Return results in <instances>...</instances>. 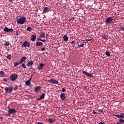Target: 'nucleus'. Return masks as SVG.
<instances>
[{
    "instance_id": "1",
    "label": "nucleus",
    "mask_w": 124,
    "mask_h": 124,
    "mask_svg": "<svg viewBox=\"0 0 124 124\" xmlns=\"http://www.w3.org/2000/svg\"><path fill=\"white\" fill-rule=\"evenodd\" d=\"M27 19L24 16H21L17 19V23L19 25H24L26 23Z\"/></svg>"
},
{
    "instance_id": "2",
    "label": "nucleus",
    "mask_w": 124,
    "mask_h": 124,
    "mask_svg": "<svg viewBox=\"0 0 124 124\" xmlns=\"http://www.w3.org/2000/svg\"><path fill=\"white\" fill-rule=\"evenodd\" d=\"M18 78V75L16 74H13L10 76V79L12 82H14V81H16Z\"/></svg>"
},
{
    "instance_id": "3",
    "label": "nucleus",
    "mask_w": 124,
    "mask_h": 124,
    "mask_svg": "<svg viewBox=\"0 0 124 124\" xmlns=\"http://www.w3.org/2000/svg\"><path fill=\"white\" fill-rule=\"evenodd\" d=\"M8 113L7 114L6 116H7V117H9L11 114H15L16 113H17V110L13 108H10L8 110Z\"/></svg>"
},
{
    "instance_id": "4",
    "label": "nucleus",
    "mask_w": 124,
    "mask_h": 124,
    "mask_svg": "<svg viewBox=\"0 0 124 124\" xmlns=\"http://www.w3.org/2000/svg\"><path fill=\"white\" fill-rule=\"evenodd\" d=\"M113 18L110 17H108L105 19V22L108 25H110V24H112V22H113Z\"/></svg>"
},
{
    "instance_id": "5",
    "label": "nucleus",
    "mask_w": 124,
    "mask_h": 124,
    "mask_svg": "<svg viewBox=\"0 0 124 124\" xmlns=\"http://www.w3.org/2000/svg\"><path fill=\"white\" fill-rule=\"evenodd\" d=\"M12 90H13V88L11 86H9L8 87H6L5 88V91H6V93H9L12 92Z\"/></svg>"
},
{
    "instance_id": "6",
    "label": "nucleus",
    "mask_w": 124,
    "mask_h": 124,
    "mask_svg": "<svg viewBox=\"0 0 124 124\" xmlns=\"http://www.w3.org/2000/svg\"><path fill=\"white\" fill-rule=\"evenodd\" d=\"M48 82L49 83H51V84H54L56 85H58L59 84V82L57 80H55L54 79L51 78L48 80Z\"/></svg>"
},
{
    "instance_id": "7",
    "label": "nucleus",
    "mask_w": 124,
    "mask_h": 124,
    "mask_svg": "<svg viewBox=\"0 0 124 124\" xmlns=\"http://www.w3.org/2000/svg\"><path fill=\"white\" fill-rule=\"evenodd\" d=\"M4 31H5V32H12V31H13V29L12 28L8 29L7 27H5Z\"/></svg>"
},
{
    "instance_id": "8",
    "label": "nucleus",
    "mask_w": 124,
    "mask_h": 124,
    "mask_svg": "<svg viewBox=\"0 0 124 124\" xmlns=\"http://www.w3.org/2000/svg\"><path fill=\"white\" fill-rule=\"evenodd\" d=\"M29 46H30V43L28 42L27 41H25L22 44V46L27 47V48H28Z\"/></svg>"
},
{
    "instance_id": "9",
    "label": "nucleus",
    "mask_w": 124,
    "mask_h": 124,
    "mask_svg": "<svg viewBox=\"0 0 124 124\" xmlns=\"http://www.w3.org/2000/svg\"><path fill=\"white\" fill-rule=\"evenodd\" d=\"M83 74H85L86 75V76H87V77H93V74L88 73L86 71H83Z\"/></svg>"
},
{
    "instance_id": "10",
    "label": "nucleus",
    "mask_w": 124,
    "mask_h": 124,
    "mask_svg": "<svg viewBox=\"0 0 124 124\" xmlns=\"http://www.w3.org/2000/svg\"><path fill=\"white\" fill-rule=\"evenodd\" d=\"M51 10V9L50 8H48V7H45L43 9V12L45 13H46L48 11H50Z\"/></svg>"
},
{
    "instance_id": "11",
    "label": "nucleus",
    "mask_w": 124,
    "mask_h": 124,
    "mask_svg": "<svg viewBox=\"0 0 124 124\" xmlns=\"http://www.w3.org/2000/svg\"><path fill=\"white\" fill-rule=\"evenodd\" d=\"M33 64V62L32 61H30L28 62L27 66H29V67H31V66H32Z\"/></svg>"
},
{
    "instance_id": "12",
    "label": "nucleus",
    "mask_w": 124,
    "mask_h": 124,
    "mask_svg": "<svg viewBox=\"0 0 124 124\" xmlns=\"http://www.w3.org/2000/svg\"><path fill=\"white\" fill-rule=\"evenodd\" d=\"M60 98L62 100H65V93H61L60 95Z\"/></svg>"
},
{
    "instance_id": "13",
    "label": "nucleus",
    "mask_w": 124,
    "mask_h": 124,
    "mask_svg": "<svg viewBox=\"0 0 124 124\" xmlns=\"http://www.w3.org/2000/svg\"><path fill=\"white\" fill-rule=\"evenodd\" d=\"M26 56L22 57L19 62V64H21V63H23V62H24L26 61Z\"/></svg>"
},
{
    "instance_id": "14",
    "label": "nucleus",
    "mask_w": 124,
    "mask_h": 124,
    "mask_svg": "<svg viewBox=\"0 0 124 124\" xmlns=\"http://www.w3.org/2000/svg\"><path fill=\"white\" fill-rule=\"evenodd\" d=\"M36 39V35H33L31 36V41H34Z\"/></svg>"
},
{
    "instance_id": "15",
    "label": "nucleus",
    "mask_w": 124,
    "mask_h": 124,
    "mask_svg": "<svg viewBox=\"0 0 124 124\" xmlns=\"http://www.w3.org/2000/svg\"><path fill=\"white\" fill-rule=\"evenodd\" d=\"M36 44V46H42V45H43V43L41 42H37Z\"/></svg>"
},
{
    "instance_id": "16",
    "label": "nucleus",
    "mask_w": 124,
    "mask_h": 124,
    "mask_svg": "<svg viewBox=\"0 0 124 124\" xmlns=\"http://www.w3.org/2000/svg\"><path fill=\"white\" fill-rule=\"evenodd\" d=\"M43 66H44V64H43L42 63H40V65L38 66V69L39 70L42 69L43 68Z\"/></svg>"
},
{
    "instance_id": "17",
    "label": "nucleus",
    "mask_w": 124,
    "mask_h": 124,
    "mask_svg": "<svg viewBox=\"0 0 124 124\" xmlns=\"http://www.w3.org/2000/svg\"><path fill=\"white\" fill-rule=\"evenodd\" d=\"M5 75V73L3 71H0V77H3Z\"/></svg>"
},
{
    "instance_id": "18",
    "label": "nucleus",
    "mask_w": 124,
    "mask_h": 124,
    "mask_svg": "<svg viewBox=\"0 0 124 124\" xmlns=\"http://www.w3.org/2000/svg\"><path fill=\"white\" fill-rule=\"evenodd\" d=\"M41 38H44L45 37V33L41 32L40 37Z\"/></svg>"
},
{
    "instance_id": "19",
    "label": "nucleus",
    "mask_w": 124,
    "mask_h": 124,
    "mask_svg": "<svg viewBox=\"0 0 124 124\" xmlns=\"http://www.w3.org/2000/svg\"><path fill=\"white\" fill-rule=\"evenodd\" d=\"M48 122L50 124H52V123H54V122H55V119H53L52 118H49V119H48Z\"/></svg>"
},
{
    "instance_id": "20",
    "label": "nucleus",
    "mask_w": 124,
    "mask_h": 124,
    "mask_svg": "<svg viewBox=\"0 0 124 124\" xmlns=\"http://www.w3.org/2000/svg\"><path fill=\"white\" fill-rule=\"evenodd\" d=\"M105 55H106L107 57H110V56H111V53L109 51H106L105 52Z\"/></svg>"
},
{
    "instance_id": "21",
    "label": "nucleus",
    "mask_w": 124,
    "mask_h": 124,
    "mask_svg": "<svg viewBox=\"0 0 124 124\" xmlns=\"http://www.w3.org/2000/svg\"><path fill=\"white\" fill-rule=\"evenodd\" d=\"M25 85H26V86H30L31 85V81H30L29 80H27L25 82Z\"/></svg>"
},
{
    "instance_id": "22",
    "label": "nucleus",
    "mask_w": 124,
    "mask_h": 124,
    "mask_svg": "<svg viewBox=\"0 0 124 124\" xmlns=\"http://www.w3.org/2000/svg\"><path fill=\"white\" fill-rule=\"evenodd\" d=\"M31 31H32V28H31V27H29L27 28V31H29L30 32Z\"/></svg>"
},
{
    "instance_id": "23",
    "label": "nucleus",
    "mask_w": 124,
    "mask_h": 124,
    "mask_svg": "<svg viewBox=\"0 0 124 124\" xmlns=\"http://www.w3.org/2000/svg\"><path fill=\"white\" fill-rule=\"evenodd\" d=\"M64 41H68V37L66 35H64L63 36Z\"/></svg>"
},
{
    "instance_id": "24",
    "label": "nucleus",
    "mask_w": 124,
    "mask_h": 124,
    "mask_svg": "<svg viewBox=\"0 0 124 124\" xmlns=\"http://www.w3.org/2000/svg\"><path fill=\"white\" fill-rule=\"evenodd\" d=\"M44 96H45V93H43L40 95V98H41L42 99H44Z\"/></svg>"
},
{
    "instance_id": "25",
    "label": "nucleus",
    "mask_w": 124,
    "mask_h": 124,
    "mask_svg": "<svg viewBox=\"0 0 124 124\" xmlns=\"http://www.w3.org/2000/svg\"><path fill=\"white\" fill-rule=\"evenodd\" d=\"M94 39L93 38H91V39H88L85 40V41H86V42H88V41H92Z\"/></svg>"
},
{
    "instance_id": "26",
    "label": "nucleus",
    "mask_w": 124,
    "mask_h": 124,
    "mask_svg": "<svg viewBox=\"0 0 124 124\" xmlns=\"http://www.w3.org/2000/svg\"><path fill=\"white\" fill-rule=\"evenodd\" d=\"M14 66L16 67V66H18L19 65V62H17L14 63Z\"/></svg>"
},
{
    "instance_id": "27",
    "label": "nucleus",
    "mask_w": 124,
    "mask_h": 124,
    "mask_svg": "<svg viewBox=\"0 0 124 124\" xmlns=\"http://www.w3.org/2000/svg\"><path fill=\"white\" fill-rule=\"evenodd\" d=\"M40 89V87H39V86L36 87L35 88V92H38V91H39Z\"/></svg>"
},
{
    "instance_id": "28",
    "label": "nucleus",
    "mask_w": 124,
    "mask_h": 124,
    "mask_svg": "<svg viewBox=\"0 0 124 124\" xmlns=\"http://www.w3.org/2000/svg\"><path fill=\"white\" fill-rule=\"evenodd\" d=\"M4 45L6 47L7 46H9V42H6L4 44Z\"/></svg>"
},
{
    "instance_id": "29",
    "label": "nucleus",
    "mask_w": 124,
    "mask_h": 124,
    "mask_svg": "<svg viewBox=\"0 0 124 124\" xmlns=\"http://www.w3.org/2000/svg\"><path fill=\"white\" fill-rule=\"evenodd\" d=\"M103 39H105V40H106L108 38V36L107 35H104V36H102Z\"/></svg>"
},
{
    "instance_id": "30",
    "label": "nucleus",
    "mask_w": 124,
    "mask_h": 124,
    "mask_svg": "<svg viewBox=\"0 0 124 124\" xmlns=\"http://www.w3.org/2000/svg\"><path fill=\"white\" fill-rule=\"evenodd\" d=\"M78 46L80 47H84V43H83L82 44H79V43H78Z\"/></svg>"
},
{
    "instance_id": "31",
    "label": "nucleus",
    "mask_w": 124,
    "mask_h": 124,
    "mask_svg": "<svg viewBox=\"0 0 124 124\" xmlns=\"http://www.w3.org/2000/svg\"><path fill=\"white\" fill-rule=\"evenodd\" d=\"M7 58L8 59V60H10L11 59V55H8L7 56Z\"/></svg>"
},
{
    "instance_id": "32",
    "label": "nucleus",
    "mask_w": 124,
    "mask_h": 124,
    "mask_svg": "<svg viewBox=\"0 0 124 124\" xmlns=\"http://www.w3.org/2000/svg\"><path fill=\"white\" fill-rule=\"evenodd\" d=\"M63 92H66V90H65V89H64V88H62L61 91V93H63Z\"/></svg>"
},
{
    "instance_id": "33",
    "label": "nucleus",
    "mask_w": 124,
    "mask_h": 124,
    "mask_svg": "<svg viewBox=\"0 0 124 124\" xmlns=\"http://www.w3.org/2000/svg\"><path fill=\"white\" fill-rule=\"evenodd\" d=\"M21 66L22 67H23V68H27V67L26 66V65H25V63H23L22 65H21Z\"/></svg>"
},
{
    "instance_id": "34",
    "label": "nucleus",
    "mask_w": 124,
    "mask_h": 124,
    "mask_svg": "<svg viewBox=\"0 0 124 124\" xmlns=\"http://www.w3.org/2000/svg\"><path fill=\"white\" fill-rule=\"evenodd\" d=\"M119 29H120V30H122V31H124V28L123 27L121 26V27L119 28Z\"/></svg>"
},
{
    "instance_id": "35",
    "label": "nucleus",
    "mask_w": 124,
    "mask_h": 124,
    "mask_svg": "<svg viewBox=\"0 0 124 124\" xmlns=\"http://www.w3.org/2000/svg\"><path fill=\"white\" fill-rule=\"evenodd\" d=\"M17 89H18V86L15 85V88H14L15 91H16V90H17Z\"/></svg>"
},
{
    "instance_id": "36",
    "label": "nucleus",
    "mask_w": 124,
    "mask_h": 124,
    "mask_svg": "<svg viewBox=\"0 0 124 124\" xmlns=\"http://www.w3.org/2000/svg\"><path fill=\"white\" fill-rule=\"evenodd\" d=\"M124 116L121 115H119V119H124Z\"/></svg>"
},
{
    "instance_id": "37",
    "label": "nucleus",
    "mask_w": 124,
    "mask_h": 124,
    "mask_svg": "<svg viewBox=\"0 0 124 124\" xmlns=\"http://www.w3.org/2000/svg\"><path fill=\"white\" fill-rule=\"evenodd\" d=\"M119 122H120V123H124V119H120L119 120Z\"/></svg>"
},
{
    "instance_id": "38",
    "label": "nucleus",
    "mask_w": 124,
    "mask_h": 124,
    "mask_svg": "<svg viewBox=\"0 0 124 124\" xmlns=\"http://www.w3.org/2000/svg\"><path fill=\"white\" fill-rule=\"evenodd\" d=\"M16 35L18 36V35H19V31H16Z\"/></svg>"
},
{
    "instance_id": "39",
    "label": "nucleus",
    "mask_w": 124,
    "mask_h": 124,
    "mask_svg": "<svg viewBox=\"0 0 124 124\" xmlns=\"http://www.w3.org/2000/svg\"><path fill=\"white\" fill-rule=\"evenodd\" d=\"M3 81L4 82H7V78H4Z\"/></svg>"
},
{
    "instance_id": "40",
    "label": "nucleus",
    "mask_w": 124,
    "mask_h": 124,
    "mask_svg": "<svg viewBox=\"0 0 124 124\" xmlns=\"http://www.w3.org/2000/svg\"><path fill=\"white\" fill-rule=\"evenodd\" d=\"M45 50V48L43 47L41 49V51H44Z\"/></svg>"
},
{
    "instance_id": "41",
    "label": "nucleus",
    "mask_w": 124,
    "mask_h": 124,
    "mask_svg": "<svg viewBox=\"0 0 124 124\" xmlns=\"http://www.w3.org/2000/svg\"><path fill=\"white\" fill-rule=\"evenodd\" d=\"M75 43V41H73L71 42V44H74Z\"/></svg>"
},
{
    "instance_id": "42",
    "label": "nucleus",
    "mask_w": 124,
    "mask_h": 124,
    "mask_svg": "<svg viewBox=\"0 0 124 124\" xmlns=\"http://www.w3.org/2000/svg\"><path fill=\"white\" fill-rule=\"evenodd\" d=\"M116 117H118V119L120 118V115L118 114L115 115Z\"/></svg>"
},
{
    "instance_id": "43",
    "label": "nucleus",
    "mask_w": 124,
    "mask_h": 124,
    "mask_svg": "<svg viewBox=\"0 0 124 124\" xmlns=\"http://www.w3.org/2000/svg\"><path fill=\"white\" fill-rule=\"evenodd\" d=\"M37 39H38V41H41L42 40V39H41V38H38Z\"/></svg>"
},
{
    "instance_id": "44",
    "label": "nucleus",
    "mask_w": 124,
    "mask_h": 124,
    "mask_svg": "<svg viewBox=\"0 0 124 124\" xmlns=\"http://www.w3.org/2000/svg\"><path fill=\"white\" fill-rule=\"evenodd\" d=\"M31 78H32V77L31 78H30L28 81H29L30 82H31Z\"/></svg>"
},
{
    "instance_id": "45",
    "label": "nucleus",
    "mask_w": 124,
    "mask_h": 124,
    "mask_svg": "<svg viewBox=\"0 0 124 124\" xmlns=\"http://www.w3.org/2000/svg\"><path fill=\"white\" fill-rule=\"evenodd\" d=\"M41 99H42L40 97L37 98V100H41Z\"/></svg>"
},
{
    "instance_id": "46",
    "label": "nucleus",
    "mask_w": 124,
    "mask_h": 124,
    "mask_svg": "<svg viewBox=\"0 0 124 124\" xmlns=\"http://www.w3.org/2000/svg\"><path fill=\"white\" fill-rule=\"evenodd\" d=\"M46 38H48V37H49V34H46Z\"/></svg>"
},
{
    "instance_id": "47",
    "label": "nucleus",
    "mask_w": 124,
    "mask_h": 124,
    "mask_svg": "<svg viewBox=\"0 0 124 124\" xmlns=\"http://www.w3.org/2000/svg\"><path fill=\"white\" fill-rule=\"evenodd\" d=\"M43 123L42 122H37V124H42Z\"/></svg>"
},
{
    "instance_id": "48",
    "label": "nucleus",
    "mask_w": 124,
    "mask_h": 124,
    "mask_svg": "<svg viewBox=\"0 0 124 124\" xmlns=\"http://www.w3.org/2000/svg\"><path fill=\"white\" fill-rule=\"evenodd\" d=\"M41 41H42V42H45L46 41V40H42Z\"/></svg>"
},
{
    "instance_id": "49",
    "label": "nucleus",
    "mask_w": 124,
    "mask_h": 124,
    "mask_svg": "<svg viewBox=\"0 0 124 124\" xmlns=\"http://www.w3.org/2000/svg\"><path fill=\"white\" fill-rule=\"evenodd\" d=\"M100 112H101V113H103V110L102 109H100Z\"/></svg>"
},
{
    "instance_id": "50",
    "label": "nucleus",
    "mask_w": 124,
    "mask_h": 124,
    "mask_svg": "<svg viewBox=\"0 0 124 124\" xmlns=\"http://www.w3.org/2000/svg\"><path fill=\"white\" fill-rule=\"evenodd\" d=\"M93 114H97V113L95 111H93Z\"/></svg>"
},
{
    "instance_id": "51",
    "label": "nucleus",
    "mask_w": 124,
    "mask_h": 124,
    "mask_svg": "<svg viewBox=\"0 0 124 124\" xmlns=\"http://www.w3.org/2000/svg\"><path fill=\"white\" fill-rule=\"evenodd\" d=\"M9 1H10V2H12V1H13V0H9Z\"/></svg>"
},
{
    "instance_id": "52",
    "label": "nucleus",
    "mask_w": 124,
    "mask_h": 124,
    "mask_svg": "<svg viewBox=\"0 0 124 124\" xmlns=\"http://www.w3.org/2000/svg\"><path fill=\"white\" fill-rule=\"evenodd\" d=\"M116 124H121V122H118Z\"/></svg>"
},
{
    "instance_id": "53",
    "label": "nucleus",
    "mask_w": 124,
    "mask_h": 124,
    "mask_svg": "<svg viewBox=\"0 0 124 124\" xmlns=\"http://www.w3.org/2000/svg\"><path fill=\"white\" fill-rule=\"evenodd\" d=\"M124 113H122L121 114V116H124Z\"/></svg>"
},
{
    "instance_id": "54",
    "label": "nucleus",
    "mask_w": 124,
    "mask_h": 124,
    "mask_svg": "<svg viewBox=\"0 0 124 124\" xmlns=\"http://www.w3.org/2000/svg\"><path fill=\"white\" fill-rule=\"evenodd\" d=\"M13 32H14V33H15V31H13Z\"/></svg>"
},
{
    "instance_id": "55",
    "label": "nucleus",
    "mask_w": 124,
    "mask_h": 124,
    "mask_svg": "<svg viewBox=\"0 0 124 124\" xmlns=\"http://www.w3.org/2000/svg\"><path fill=\"white\" fill-rule=\"evenodd\" d=\"M0 119H3V117H0Z\"/></svg>"
}]
</instances>
